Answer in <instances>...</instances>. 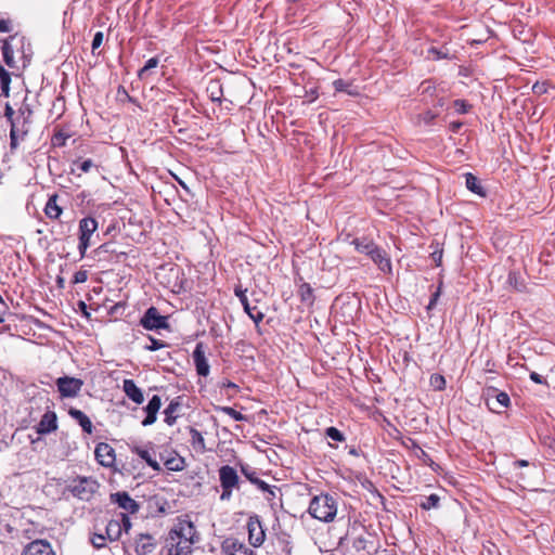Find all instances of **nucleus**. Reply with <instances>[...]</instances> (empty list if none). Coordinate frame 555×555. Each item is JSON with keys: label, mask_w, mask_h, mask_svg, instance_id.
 <instances>
[{"label": "nucleus", "mask_w": 555, "mask_h": 555, "mask_svg": "<svg viewBox=\"0 0 555 555\" xmlns=\"http://www.w3.org/2000/svg\"><path fill=\"white\" fill-rule=\"evenodd\" d=\"M198 541L196 528L186 518H178L167 537L168 555H191Z\"/></svg>", "instance_id": "obj_1"}, {"label": "nucleus", "mask_w": 555, "mask_h": 555, "mask_svg": "<svg viewBox=\"0 0 555 555\" xmlns=\"http://www.w3.org/2000/svg\"><path fill=\"white\" fill-rule=\"evenodd\" d=\"M309 514L320 521H333L337 514V502L328 494L315 495L310 502Z\"/></svg>", "instance_id": "obj_2"}, {"label": "nucleus", "mask_w": 555, "mask_h": 555, "mask_svg": "<svg viewBox=\"0 0 555 555\" xmlns=\"http://www.w3.org/2000/svg\"><path fill=\"white\" fill-rule=\"evenodd\" d=\"M99 489V483L90 477H77L67 481L65 491L79 500L88 501Z\"/></svg>", "instance_id": "obj_3"}, {"label": "nucleus", "mask_w": 555, "mask_h": 555, "mask_svg": "<svg viewBox=\"0 0 555 555\" xmlns=\"http://www.w3.org/2000/svg\"><path fill=\"white\" fill-rule=\"evenodd\" d=\"M109 500L117 509H120V516L122 518L129 517L130 515L137 514L139 512V503L133 500L126 491L112 493L109 495Z\"/></svg>", "instance_id": "obj_4"}, {"label": "nucleus", "mask_w": 555, "mask_h": 555, "mask_svg": "<svg viewBox=\"0 0 555 555\" xmlns=\"http://www.w3.org/2000/svg\"><path fill=\"white\" fill-rule=\"evenodd\" d=\"M98 221L94 218L86 217L79 221V245L78 249L81 257L85 256L88 247L91 246V237L98 230Z\"/></svg>", "instance_id": "obj_5"}, {"label": "nucleus", "mask_w": 555, "mask_h": 555, "mask_svg": "<svg viewBox=\"0 0 555 555\" xmlns=\"http://www.w3.org/2000/svg\"><path fill=\"white\" fill-rule=\"evenodd\" d=\"M83 384L82 379L72 376H62L55 380L61 399L77 397L81 391Z\"/></svg>", "instance_id": "obj_6"}, {"label": "nucleus", "mask_w": 555, "mask_h": 555, "mask_svg": "<svg viewBox=\"0 0 555 555\" xmlns=\"http://www.w3.org/2000/svg\"><path fill=\"white\" fill-rule=\"evenodd\" d=\"M31 120L26 117H21L18 115L15 116L14 119L11 120L10 126V146L11 149H16L20 140H24V138L28 134L30 129Z\"/></svg>", "instance_id": "obj_7"}, {"label": "nucleus", "mask_w": 555, "mask_h": 555, "mask_svg": "<svg viewBox=\"0 0 555 555\" xmlns=\"http://www.w3.org/2000/svg\"><path fill=\"white\" fill-rule=\"evenodd\" d=\"M248 541L254 547L262 545L266 539V533L262 528L261 521L257 516H250L247 521Z\"/></svg>", "instance_id": "obj_8"}, {"label": "nucleus", "mask_w": 555, "mask_h": 555, "mask_svg": "<svg viewBox=\"0 0 555 555\" xmlns=\"http://www.w3.org/2000/svg\"><path fill=\"white\" fill-rule=\"evenodd\" d=\"M221 553L223 555H254V551L236 538L230 537L222 541Z\"/></svg>", "instance_id": "obj_9"}, {"label": "nucleus", "mask_w": 555, "mask_h": 555, "mask_svg": "<svg viewBox=\"0 0 555 555\" xmlns=\"http://www.w3.org/2000/svg\"><path fill=\"white\" fill-rule=\"evenodd\" d=\"M21 555H56L51 543L44 539H37L27 543Z\"/></svg>", "instance_id": "obj_10"}, {"label": "nucleus", "mask_w": 555, "mask_h": 555, "mask_svg": "<svg viewBox=\"0 0 555 555\" xmlns=\"http://www.w3.org/2000/svg\"><path fill=\"white\" fill-rule=\"evenodd\" d=\"M141 324L146 330H158L167 327V319L158 313L157 309L151 307L146 310Z\"/></svg>", "instance_id": "obj_11"}, {"label": "nucleus", "mask_w": 555, "mask_h": 555, "mask_svg": "<svg viewBox=\"0 0 555 555\" xmlns=\"http://www.w3.org/2000/svg\"><path fill=\"white\" fill-rule=\"evenodd\" d=\"M131 527L129 517H121V521L109 520L106 525V539L111 541L118 540L121 533L127 532Z\"/></svg>", "instance_id": "obj_12"}, {"label": "nucleus", "mask_w": 555, "mask_h": 555, "mask_svg": "<svg viewBox=\"0 0 555 555\" xmlns=\"http://www.w3.org/2000/svg\"><path fill=\"white\" fill-rule=\"evenodd\" d=\"M57 429V417L55 412L47 411L38 425L36 426V431L39 435H47Z\"/></svg>", "instance_id": "obj_13"}, {"label": "nucleus", "mask_w": 555, "mask_h": 555, "mask_svg": "<svg viewBox=\"0 0 555 555\" xmlns=\"http://www.w3.org/2000/svg\"><path fill=\"white\" fill-rule=\"evenodd\" d=\"M219 479L221 488H236L238 485L237 472L229 465L220 467Z\"/></svg>", "instance_id": "obj_14"}, {"label": "nucleus", "mask_w": 555, "mask_h": 555, "mask_svg": "<svg viewBox=\"0 0 555 555\" xmlns=\"http://www.w3.org/2000/svg\"><path fill=\"white\" fill-rule=\"evenodd\" d=\"M369 256L378 266L382 272L387 274L391 273V261L385 250L375 245Z\"/></svg>", "instance_id": "obj_15"}, {"label": "nucleus", "mask_w": 555, "mask_h": 555, "mask_svg": "<svg viewBox=\"0 0 555 555\" xmlns=\"http://www.w3.org/2000/svg\"><path fill=\"white\" fill-rule=\"evenodd\" d=\"M193 361L196 367V372L201 376H207L209 374V364L205 357V351L202 344H197L193 351Z\"/></svg>", "instance_id": "obj_16"}, {"label": "nucleus", "mask_w": 555, "mask_h": 555, "mask_svg": "<svg viewBox=\"0 0 555 555\" xmlns=\"http://www.w3.org/2000/svg\"><path fill=\"white\" fill-rule=\"evenodd\" d=\"M156 547V541L153 535L142 533L135 540V552L138 555H147L153 553Z\"/></svg>", "instance_id": "obj_17"}, {"label": "nucleus", "mask_w": 555, "mask_h": 555, "mask_svg": "<svg viewBox=\"0 0 555 555\" xmlns=\"http://www.w3.org/2000/svg\"><path fill=\"white\" fill-rule=\"evenodd\" d=\"M160 405H162V401L158 396L155 395L150 399L147 405L144 408V410L146 412V417L142 421L143 426L146 427L156 422L157 413L160 409Z\"/></svg>", "instance_id": "obj_18"}, {"label": "nucleus", "mask_w": 555, "mask_h": 555, "mask_svg": "<svg viewBox=\"0 0 555 555\" xmlns=\"http://www.w3.org/2000/svg\"><path fill=\"white\" fill-rule=\"evenodd\" d=\"M122 389L128 398H130L133 402L140 404L144 401L141 389L134 384L132 379H125Z\"/></svg>", "instance_id": "obj_19"}, {"label": "nucleus", "mask_w": 555, "mask_h": 555, "mask_svg": "<svg viewBox=\"0 0 555 555\" xmlns=\"http://www.w3.org/2000/svg\"><path fill=\"white\" fill-rule=\"evenodd\" d=\"M132 452L137 454L140 459H142L151 468L158 472L160 470V465L151 453L150 450L135 446L132 448Z\"/></svg>", "instance_id": "obj_20"}, {"label": "nucleus", "mask_w": 555, "mask_h": 555, "mask_svg": "<svg viewBox=\"0 0 555 555\" xmlns=\"http://www.w3.org/2000/svg\"><path fill=\"white\" fill-rule=\"evenodd\" d=\"M57 194H53L49 197L46 207L44 214L50 219H59L62 214V208L57 204Z\"/></svg>", "instance_id": "obj_21"}, {"label": "nucleus", "mask_w": 555, "mask_h": 555, "mask_svg": "<svg viewBox=\"0 0 555 555\" xmlns=\"http://www.w3.org/2000/svg\"><path fill=\"white\" fill-rule=\"evenodd\" d=\"M68 413L73 418H75L79 423L83 431H86L87 434L92 433V423L82 411L72 408Z\"/></svg>", "instance_id": "obj_22"}, {"label": "nucleus", "mask_w": 555, "mask_h": 555, "mask_svg": "<svg viewBox=\"0 0 555 555\" xmlns=\"http://www.w3.org/2000/svg\"><path fill=\"white\" fill-rule=\"evenodd\" d=\"M10 83H11V74L8 72L2 65H0V89L1 94L5 98L10 95Z\"/></svg>", "instance_id": "obj_23"}, {"label": "nucleus", "mask_w": 555, "mask_h": 555, "mask_svg": "<svg viewBox=\"0 0 555 555\" xmlns=\"http://www.w3.org/2000/svg\"><path fill=\"white\" fill-rule=\"evenodd\" d=\"M2 54H3V60H4V63L9 66V67H15V59H14V50L13 48L11 47V44L9 43V41H3V44H2Z\"/></svg>", "instance_id": "obj_24"}, {"label": "nucleus", "mask_w": 555, "mask_h": 555, "mask_svg": "<svg viewBox=\"0 0 555 555\" xmlns=\"http://www.w3.org/2000/svg\"><path fill=\"white\" fill-rule=\"evenodd\" d=\"M70 138V133L62 129L56 130L51 138V144L54 147H62L66 144V140Z\"/></svg>", "instance_id": "obj_25"}, {"label": "nucleus", "mask_w": 555, "mask_h": 555, "mask_svg": "<svg viewBox=\"0 0 555 555\" xmlns=\"http://www.w3.org/2000/svg\"><path fill=\"white\" fill-rule=\"evenodd\" d=\"M352 244L354 245L356 249L359 253L365 254L369 256V254L372 251V249L375 247V244L372 241L369 240H353Z\"/></svg>", "instance_id": "obj_26"}, {"label": "nucleus", "mask_w": 555, "mask_h": 555, "mask_svg": "<svg viewBox=\"0 0 555 555\" xmlns=\"http://www.w3.org/2000/svg\"><path fill=\"white\" fill-rule=\"evenodd\" d=\"M466 186L469 191L478 195H483L482 188L480 186L478 179L472 173L466 175Z\"/></svg>", "instance_id": "obj_27"}, {"label": "nucleus", "mask_w": 555, "mask_h": 555, "mask_svg": "<svg viewBox=\"0 0 555 555\" xmlns=\"http://www.w3.org/2000/svg\"><path fill=\"white\" fill-rule=\"evenodd\" d=\"M191 441L196 450L202 452L205 451V440L203 435L198 430L191 429Z\"/></svg>", "instance_id": "obj_28"}, {"label": "nucleus", "mask_w": 555, "mask_h": 555, "mask_svg": "<svg viewBox=\"0 0 555 555\" xmlns=\"http://www.w3.org/2000/svg\"><path fill=\"white\" fill-rule=\"evenodd\" d=\"M158 65V59L157 57H151L146 61L145 65L139 70V77L141 79H146L150 75V72L157 67Z\"/></svg>", "instance_id": "obj_29"}, {"label": "nucleus", "mask_w": 555, "mask_h": 555, "mask_svg": "<svg viewBox=\"0 0 555 555\" xmlns=\"http://www.w3.org/2000/svg\"><path fill=\"white\" fill-rule=\"evenodd\" d=\"M165 466L168 470L179 472L184 468V461L182 457H171L165 461Z\"/></svg>", "instance_id": "obj_30"}, {"label": "nucleus", "mask_w": 555, "mask_h": 555, "mask_svg": "<svg viewBox=\"0 0 555 555\" xmlns=\"http://www.w3.org/2000/svg\"><path fill=\"white\" fill-rule=\"evenodd\" d=\"M179 404L176 402H171L165 410V422L168 425H172L176 421V416H173V413L177 411Z\"/></svg>", "instance_id": "obj_31"}, {"label": "nucleus", "mask_w": 555, "mask_h": 555, "mask_svg": "<svg viewBox=\"0 0 555 555\" xmlns=\"http://www.w3.org/2000/svg\"><path fill=\"white\" fill-rule=\"evenodd\" d=\"M430 386L436 390H442L446 386V379L442 375L433 374L429 379Z\"/></svg>", "instance_id": "obj_32"}, {"label": "nucleus", "mask_w": 555, "mask_h": 555, "mask_svg": "<svg viewBox=\"0 0 555 555\" xmlns=\"http://www.w3.org/2000/svg\"><path fill=\"white\" fill-rule=\"evenodd\" d=\"M440 498L437 494H430L421 503L424 509H430L438 506Z\"/></svg>", "instance_id": "obj_33"}, {"label": "nucleus", "mask_w": 555, "mask_h": 555, "mask_svg": "<svg viewBox=\"0 0 555 555\" xmlns=\"http://www.w3.org/2000/svg\"><path fill=\"white\" fill-rule=\"evenodd\" d=\"M325 434L330 439L334 441L341 442L345 440V436L343 435V433L335 427H328Z\"/></svg>", "instance_id": "obj_34"}, {"label": "nucleus", "mask_w": 555, "mask_h": 555, "mask_svg": "<svg viewBox=\"0 0 555 555\" xmlns=\"http://www.w3.org/2000/svg\"><path fill=\"white\" fill-rule=\"evenodd\" d=\"M221 411L223 413H225L227 415L231 416L232 418H234L235 421H245L246 420L245 415H243L241 412L234 410L233 408L222 406Z\"/></svg>", "instance_id": "obj_35"}, {"label": "nucleus", "mask_w": 555, "mask_h": 555, "mask_svg": "<svg viewBox=\"0 0 555 555\" xmlns=\"http://www.w3.org/2000/svg\"><path fill=\"white\" fill-rule=\"evenodd\" d=\"M21 117H26L31 120L33 109L29 104L23 103L22 106L17 109V114Z\"/></svg>", "instance_id": "obj_36"}, {"label": "nucleus", "mask_w": 555, "mask_h": 555, "mask_svg": "<svg viewBox=\"0 0 555 555\" xmlns=\"http://www.w3.org/2000/svg\"><path fill=\"white\" fill-rule=\"evenodd\" d=\"M494 402L498 403L500 408H506L509 404V397L505 392H499L495 396Z\"/></svg>", "instance_id": "obj_37"}, {"label": "nucleus", "mask_w": 555, "mask_h": 555, "mask_svg": "<svg viewBox=\"0 0 555 555\" xmlns=\"http://www.w3.org/2000/svg\"><path fill=\"white\" fill-rule=\"evenodd\" d=\"M255 323H259L263 319V313L260 312L256 307L249 306V312H246Z\"/></svg>", "instance_id": "obj_38"}, {"label": "nucleus", "mask_w": 555, "mask_h": 555, "mask_svg": "<svg viewBox=\"0 0 555 555\" xmlns=\"http://www.w3.org/2000/svg\"><path fill=\"white\" fill-rule=\"evenodd\" d=\"M103 448H104V442H100L96 444L95 451H94L95 459L99 462V464L102 466H104V460H105V456L102 453Z\"/></svg>", "instance_id": "obj_39"}, {"label": "nucleus", "mask_w": 555, "mask_h": 555, "mask_svg": "<svg viewBox=\"0 0 555 555\" xmlns=\"http://www.w3.org/2000/svg\"><path fill=\"white\" fill-rule=\"evenodd\" d=\"M469 105L463 100L454 101V108L460 114H465L468 112Z\"/></svg>", "instance_id": "obj_40"}, {"label": "nucleus", "mask_w": 555, "mask_h": 555, "mask_svg": "<svg viewBox=\"0 0 555 555\" xmlns=\"http://www.w3.org/2000/svg\"><path fill=\"white\" fill-rule=\"evenodd\" d=\"M91 543L95 548H101L104 546V535L100 533H94L91 538Z\"/></svg>", "instance_id": "obj_41"}, {"label": "nucleus", "mask_w": 555, "mask_h": 555, "mask_svg": "<svg viewBox=\"0 0 555 555\" xmlns=\"http://www.w3.org/2000/svg\"><path fill=\"white\" fill-rule=\"evenodd\" d=\"M102 41H103V34H102V31H98L94 35V38H93V41H92V53L93 54L101 47Z\"/></svg>", "instance_id": "obj_42"}, {"label": "nucleus", "mask_w": 555, "mask_h": 555, "mask_svg": "<svg viewBox=\"0 0 555 555\" xmlns=\"http://www.w3.org/2000/svg\"><path fill=\"white\" fill-rule=\"evenodd\" d=\"M17 113L12 108L10 104H7L4 107V116L8 119L9 122H11L12 119L15 118Z\"/></svg>", "instance_id": "obj_43"}, {"label": "nucleus", "mask_w": 555, "mask_h": 555, "mask_svg": "<svg viewBox=\"0 0 555 555\" xmlns=\"http://www.w3.org/2000/svg\"><path fill=\"white\" fill-rule=\"evenodd\" d=\"M87 280V272L86 271H78L74 275V283H83Z\"/></svg>", "instance_id": "obj_44"}, {"label": "nucleus", "mask_w": 555, "mask_h": 555, "mask_svg": "<svg viewBox=\"0 0 555 555\" xmlns=\"http://www.w3.org/2000/svg\"><path fill=\"white\" fill-rule=\"evenodd\" d=\"M234 488H222V493L220 495L221 501H229L232 496V491Z\"/></svg>", "instance_id": "obj_45"}, {"label": "nucleus", "mask_w": 555, "mask_h": 555, "mask_svg": "<svg viewBox=\"0 0 555 555\" xmlns=\"http://www.w3.org/2000/svg\"><path fill=\"white\" fill-rule=\"evenodd\" d=\"M333 85L336 91H347V82L341 79L335 80Z\"/></svg>", "instance_id": "obj_46"}, {"label": "nucleus", "mask_w": 555, "mask_h": 555, "mask_svg": "<svg viewBox=\"0 0 555 555\" xmlns=\"http://www.w3.org/2000/svg\"><path fill=\"white\" fill-rule=\"evenodd\" d=\"M428 56H431L433 59L439 60L444 57L446 55L442 54L440 51H438L436 48H430L428 50Z\"/></svg>", "instance_id": "obj_47"}, {"label": "nucleus", "mask_w": 555, "mask_h": 555, "mask_svg": "<svg viewBox=\"0 0 555 555\" xmlns=\"http://www.w3.org/2000/svg\"><path fill=\"white\" fill-rule=\"evenodd\" d=\"M92 166L93 163L90 159H87L79 165V169L83 172H88Z\"/></svg>", "instance_id": "obj_48"}, {"label": "nucleus", "mask_w": 555, "mask_h": 555, "mask_svg": "<svg viewBox=\"0 0 555 555\" xmlns=\"http://www.w3.org/2000/svg\"><path fill=\"white\" fill-rule=\"evenodd\" d=\"M530 379L532 382L537 383V384H544L545 383L543 377L540 374L535 373V372H531Z\"/></svg>", "instance_id": "obj_49"}, {"label": "nucleus", "mask_w": 555, "mask_h": 555, "mask_svg": "<svg viewBox=\"0 0 555 555\" xmlns=\"http://www.w3.org/2000/svg\"><path fill=\"white\" fill-rule=\"evenodd\" d=\"M9 311L8 305L0 306V324L4 322V317Z\"/></svg>", "instance_id": "obj_50"}, {"label": "nucleus", "mask_w": 555, "mask_h": 555, "mask_svg": "<svg viewBox=\"0 0 555 555\" xmlns=\"http://www.w3.org/2000/svg\"><path fill=\"white\" fill-rule=\"evenodd\" d=\"M439 295H440V292H439V289H438V291L433 295V297L430 298V301H429L428 307H427L428 309H433V308H434V306L436 305V302H437V300H438Z\"/></svg>", "instance_id": "obj_51"}, {"label": "nucleus", "mask_w": 555, "mask_h": 555, "mask_svg": "<svg viewBox=\"0 0 555 555\" xmlns=\"http://www.w3.org/2000/svg\"><path fill=\"white\" fill-rule=\"evenodd\" d=\"M0 31L1 33L10 31L9 23L4 20H0Z\"/></svg>", "instance_id": "obj_52"}, {"label": "nucleus", "mask_w": 555, "mask_h": 555, "mask_svg": "<svg viewBox=\"0 0 555 555\" xmlns=\"http://www.w3.org/2000/svg\"><path fill=\"white\" fill-rule=\"evenodd\" d=\"M151 341H152V345L147 347V349H150V350H157L164 346L163 344H160L159 341H157L155 339H151Z\"/></svg>", "instance_id": "obj_53"}, {"label": "nucleus", "mask_w": 555, "mask_h": 555, "mask_svg": "<svg viewBox=\"0 0 555 555\" xmlns=\"http://www.w3.org/2000/svg\"><path fill=\"white\" fill-rule=\"evenodd\" d=\"M120 309H124V306L120 304H116L114 307H112L109 313L116 314L118 312V310H120Z\"/></svg>", "instance_id": "obj_54"}, {"label": "nucleus", "mask_w": 555, "mask_h": 555, "mask_svg": "<svg viewBox=\"0 0 555 555\" xmlns=\"http://www.w3.org/2000/svg\"><path fill=\"white\" fill-rule=\"evenodd\" d=\"M244 307L245 312H249V302L247 300V297H244L242 300H240Z\"/></svg>", "instance_id": "obj_55"}, {"label": "nucleus", "mask_w": 555, "mask_h": 555, "mask_svg": "<svg viewBox=\"0 0 555 555\" xmlns=\"http://www.w3.org/2000/svg\"><path fill=\"white\" fill-rule=\"evenodd\" d=\"M246 291H242V289H235V295L240 298V300H242L244 297H246Z\"/></svg>", "instance_id": "obj_56"}, {"label": "nucleus", "mask_w": 555, "mask_h": 555, "mask_svg": "<svg viewBox=\"0 0 555 555\" xmlns=\"http://www.w3.org/2000/svg\"><path fill=\"white\" fill-rule=\"evenodd\" d=\"M515 465L519 466V467H525V466H528V462L525 460H519V461L515 462Z\"/></svg>", "instance_id": "obj_57"}, {"label": "nucleus", "mask_w": 555, "mask_h": 555, "mask_svg": "<svg viewBox=\"0 0 555 555\" xmlns=\"http://www.w3.org/2000/svg\"><path fill=\"white\" fill-rule=\"evenodd\" d=\"M106 456H112L114 457V450L112 448H109L107 451H106Z\"/></svg>", "instance_id": "obj_58"}, {"label": "nucleus", "mask_w": 555, "mask_h": 555, "mask_svg": "<svg viewBox=\"0 0 555 555\" xmlns=\"http://www.w3.org/2000/svg\"><path fill=\"white\" fill-rule=\"evenodd\" d=\"M493 403L494 402L488 401V405H489L490 410L495 411V406L493 405Z\"/></svg>", "instance_id": "obj_59"}, {"label": "nucleus", "mask_w": 555, "mask_h": 555, "mask_svg": "<svg viewBox=\"0 0 555 555\" xmlns=\"http://www.w3.org/2000/svg\"><path fill=\"white\" fill-rule=\"evenodd\" d=\"M7 305V302L3 300L2 296L0 295V306Z\"/></svg>", "instance_id": "obj_60"}, {"label": "nucleus", "mask_w": 555, "mask_h": 555, "mask_svg": "<svg viewBox=\"0 0 555 555\" xmlns=\"http://www.w3.org/2000/svg\"><path fill=\"white\" fill-rule=\"evenodd\" d=\"M461 125L460 124H453L452 127H453V130H456Z\"/></svg>", "instance_id": "obj_61"}, {"label": "nucleus", "mask_w": 555, "mask_h": 555, "mask_svg": "<svg viewBox=\"0 0 555 555\" xmlns=\"http://www.w3.org/2000/svg\"><path fill=\"white\" fill-rule=\"evenodd\" d=\"M228 387H236V386L234 384H232V383H229Z\"/></svg>", "instance_id": "obj_62"}]
</instances>
